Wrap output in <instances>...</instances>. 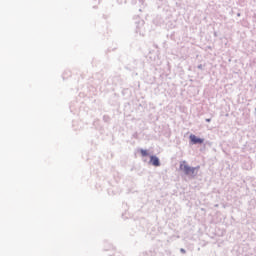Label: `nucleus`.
Segmentation results:
<instances>
[{
  "label": "nucleus",
  "mask_w": 256,
  "mask_h": 256,
  "mask_svg": "<svg viewBox=\"0 0 256 256\" xmlns=\"http://www.w3.org/2000/svg\"><path fill=\"white\" fill-rule=\"evenodd\" d=\"M199 166L197 167H190L187 165V162L182 161L180 163V170L183 171L185 173V175H191V176H195L197 175V171H199Z\"/></svg>",
  "instance_id": "obj_1"
},
{
  "label": "nucleus",
  "mask_w": 256,
  "mask_h": 256,
  "mask_svg": "<svg viewBox=\"0 0 256 256\" xmlns=\"http://www.w3.org/2000/svg\"><path fill=\"white\" fill-rule=\"evenodd\" d=\"M145 25V21L139 20L136 22V33H139V35H144L143 27Z\"/></svg>",
  "instance_id": "obj_2"
},
{
  "label": "nucleus",
  "mask_w": 256,
  "mask_h": 256,
  "mask_svg": "<svg viewBox=\"0 0 256 256\" xmlns=\"http://www.w3.org/2000/svg\"><path fill=\"white\" fill-rule=\"evenodd\" d=\"M190 141L191 143H193V145H201L204 140L201 138H197V136L192 134L190 135Z\"/></svg>",
  "instance_id": "obj_3"
},
{
  "label": "nucleus",
  "mask_w": 256,
  "mask_h": 256,
  "mask_svg": "<svg viewBox=\"0 0 256 256\" xmlns=\"http://www.w3.org/2000/svg\"><path fill=\"white\" fill-rule=\"evenodd\" d=\"M150 165H153L154 167H159L161 165V162L159 161V158L157 156H150Z\"/></svg>",
  "instance_id": "obj_4"
},
{
  "label": "nucleus",
  "mask_w": 256,
  "mask_h": 256,
  "mask_svg": "<svg viewBox=\"0 0 256 256\" xmlns=\"http://www.w3.org/2000/svg\"><path fill=\"white\" fill-rule=\"evenodd\" d=\"M140 153H141L142 157H148L149 156V152L147 150L140 149Z\"/></svg>",
  "instance_id": "obj_5"
},
{
  "label": "nucleus",
  "mask_w": 256,
  "mask_h": 256,
  "mask_svg": "<svg viewBox=\"0 0 256 256\" xmlns=\"http://www.w3.org/2000/svg\"><path fill=\"white\" fill-rule=\"evenodd\" d=\"M65 75H67L68 77H71V71H66L62 74L63 79H65Z\"/></svg>",
  "instance_id": "obj_6"
},
{
  "label": "nucleus",
  "mask_w": 256,
  "mask_h": 256,
  "mask_svg": "<svg viewBox=\"0 0 256 256\" xmlns=\"http://www.w3.org/2000/svg\"><path fill=\"white\" fill-rule=\"evenodd\" d=\"M94 1V9H95V5H99L101 3V0H93Z\"/></svg>",
  "instance_id": "obj_7"
},
{
  "label": "nucleus",
  "mask_w": 256,
  "mask_h": 256,
  "mask_svg": "<svg viewBox=\"0 0 256 256\" xmlns=\"http://www.w3.org/2000/svg\"><path fill=\"white\" fill-rule=\"evenodd\" d=\"M197 69H200V71H203V64H199V65L197 66Z\"/></svg>",
  "instance_id": "obj_8"
},
{
  "label": "nucleus",
  "mask_w": 256,
  "mask_h": 256,
  "mask_svg": "<svg viewBox=\"0 0 256 256\" xmlns=\"http://www.w3.org/2000/svg\"><path fill=\"white\" fill-rule=\"evenodd\" d=\"M138 1H139L140 5H143L145 0H138Z\"/></svg>",
  "instance_id": "obj_9"
},
{
  "label": "nucleus",
  "mask_w": 256,
  "mask_h": 256,
  "mask_svg": "<svg viewBox=\"0 0 256 256\" xmlns=\"http://www.w3.org/2000/svg\"><path fill=\"white\" fill-rule=\"evenodd\" d=\"M237 17H241V13L238 12V13H237Z\"/></svg>",
  "instance_id": "obj_10"
},
{
  "label": "nucleus",
  "mask_w": 256,
  "mask_h": 256,
  "mask_svg": "<svg viewBox=\"0 0 256 256\" xmlns=\"http://www.w3.org/2000/svg\"><path fill=\"white\" fill-rule=\"evenodd\" d=\"M214 37H217V32H214Z\"/></svg>",
  "instance_id": "obj_11"
},
{
  "label": "nucleus",
  "mask_w": 256,
  "mask_h": 256,
  "mask_svg": "<svg viewBox=\"0 0 256 256\" xmlns=\"http://www.w3.org/2000/svg\"><path fill=\"white\" fill-rule=\"evenodd\" d=\"M206 121L209 123V121H211V119H207Z\"/></svg>",
  "instance_id": "obj_12"
}]
</instances>
